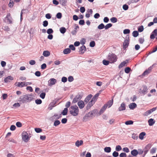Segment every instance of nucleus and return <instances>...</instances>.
I'll use <instances>...</instances> for the list:
<instances>
[{
    "label": "nucleus",
    "mask_w": 157,
    "mask_h": 157,
    "mask_svg": "<svg viewBox=\"0 0 157 157\" xmlns=\"http://www.w3.org/2000/svg\"><path fill=\"white\" fill-rule=\"evenodd\" d=\"M45 96V93L44 92H43L40 95V97L41 98H44Z\"/></svg>",
    "instance_id": "338daca9"
},
{
    "label": "nucleus",
    "mask_w": 157,
    "mask_h": 157,
    "mask_svg": "<svg viewBox=\"0 0 157 157\" xmlns=\"http://www.w3.org/2000/svg\"><path fill=\"white\" fill-rule=\"evenodd\" d=\"M86 41V39L85 38H83L81 39L80 42L81 44L83 45L85 44Z\"/></svg>",
    "instance_id": "603ef678"
},
{
    "label": "nucleus",
    "mask_w": 157,
    "mask_h": 157,
    "mask_svg": "<svg viewBox=\"0 0 157 157\" xmlns=\"http://www.w3.org/2000/svg\"><path fill=\"white\" fill-rule=\"evenodd\" d=\"M22 138L25 142H27L29 139L28 134L26 132H23L22 133Z\"/></svg>",
    "instance_id": "39448f33"
},
{
    "label": "nucleus",
    "mask_w": 157,
    "mask_h": 157,
    "mask_svg": "<svg viewBox=\"0 0 157 157\" xmlns=\"http://www.w3.org/2000/svg\"><path fill=\"white\" fill-rule=\"evenodd\" d=\"M68 81L69 82H71L73 81L74 80V78L72 76H69L68 78Z\"/></svg>",
    "instance_id": "680f3d73"
},
{
    "label": "nucleus",
    "mask_w": 157,
    "mask_h": 157,
    "mask_svg": "<svg viewBox=\"0 0 157 157\" xmlns=\"http://www.w3.org/2000/svg\"><path fill=\"white\" fill-rule=\"evenodd\" d=\"M109 60L108 61L104 59L103 60L102 63L104 65H107L109 64Z\"/></svg>",
    "instance_id": "ea45409f"
},
{
    "label": "nucleus",
    "mask_w": 157,
    "mask_h": 157,
    "mask_svg": "<svg viewBox=\"0 0 157 157\" xmlns=\"http://www.w3.org/2000/svg\"><path fill=\"white\" fill-rule=\"evenodd\" d=\"M2 29L6 31H9L10 29L8 26H5L2 27Z\"/></svg>",
    "instance_id": "6e6d98bb"
},
{
    "label": "nucleus",
    "mask_w": 157,
    "mask_h": 157,
    "mask_svg": "<svg viewBox=\"0 0 157 157\" xmlns=\"http://www.w3.org/2000/svg\"><path fill=\"white\" fill-rule=\"evenodd\" d=\"M6 22L9 24L12 23V18L10 13H8L6 17Z\"/></svg>",
    "instance_id": "9d476101"
},
{
    "label": "nucleus",
    "mask_w": 157,
    "mask_h": 157,
    "mask_svg": "<svg viewBox=\"0 0 157 157\" xmlns=\"http://www.w3.org/2000/svg\"><path fill=\"white\" fill-rule=\"evenodd\" d=\"M29 63L31 65H34L36 63V62L34 60H31L29 61Z\"/></svg>",
    "instance_id": "13d9d810"
},
{
    "label": "nucleus",
    "mask_w": 157,
    "mask_h": 157,
    "mask_svg": "<svg viewBox=\"0 0 157 157\" xmlns=\"http://www.w3.org/2000/svg\"><path fill=\"white\" fill-rule=\"evenodd\" d=\"M60 123V122L59 120L56 121L54 123V125L56 126L59 125Z\"/></svg>",
    "instance_id": "49530a36"
},
{
    "label": "nucleus",
    "mask_w": 157,
    "mask_h": 157,
    "mask_svg": "<svg viewBox=\"0 0 157 157\" xmlns=\"http://www.w3.org/2000/svg\"><path fill=\"white\" fill-rule=\"evenodd\" d=\"M110 21L113 23H114L117 22V19L115 17H112L110 19Z\"/></svg>",
    "instance_id": "e433bc0d"
},
{
    "label": "nucleus",
    "mask_w": 157,
    "mask_h": 157,
    "mask_svg": "<svg viewBox=\"0 0 157 157\" xmlns=\"http://www.w3.org/2000/svg\"><path fill=\"white\" fill-rule=\"evenodd\" d=\"M78 105L80 109L83 108L84 106V103L83 101H80L78 102Z\"/></svg>",
    "instance_id": "2eb2a0df"
},
{
    "label": "nucleus",
    "mask_w": 157,
    "mask_h": 157,
    "mask_svg": "<svg viewBox=\"0 0 157 157\" xmlns=\"http://www.w3.org/2000/svg\"><path fill=\"white\" fill-rule=\"evenodd\" d=\"M129 107L131 109H133L136 107V105L135 103H132L130 104L129 105Z\"/></svg>",
    "instance_id": "f3484780"
},
{
    "label": "nucleus",
    "mask_w": 157,
    "mask_h": 157,
    "mask_svg": "<svg viewBox=\"0 0 157 157\" xmlns=\"http://www.w3.org/2000/svg\"><path fill=\"white\" fill-rule=\"evenodd\" d=\"M95 45V42L94 41H92L90 42V46L91 47H93Z\"/></svg>",
    "instance_id": "09e8293b"
},
{
    "label": "nucleus",
    "mask_w": 157,
    "mask_h": 157,
    "mask_svg": "<svg viewBox=\"0 0 157 157\" xmlns=\"http://www.w3.org/2000/svg\"><path fill=\"white\" fill-rule=\"evenodd\" d=\"M119 156L120 157H126L127 155L125 153L122 152L120 154Z\"/></svg>",
    "instance_id": "4d7b16f0"
},
{
    "label": "nucleus",
    "mask_w": 157,
    "mask_h": 157,
    "mask_svg": "<svg viewBox=\"0 0 157 157\" xmlns=\"http://www.w3.org/2000/svg\"><path fill=\"white\" fill-rule=\"evenodd\" d=\"M109 21V18L107 17H105L104 18L103 21L105 23H107Z\"/></svg>",
    "instance_id": "e2e57ef3"
},
{
    "label": "nucleus",
    "mask_w": 157,
    "mask_h": 157,
    "mask_svg": "<svg viewBox=\"0 0 157 157\" xmlns=\"http://www.w3.org/2000/svg\"><path fill=\"white\" fill-rule=\"evenodd\" d=\"M69 112L71 114L74 116L78 115L79 113V109L77 105L71 106L69 108Z\"/></svg>",
    "instance_id": "f257e3e1"
},
{
    "label": "nucleus",
    "mask_w": 157,
    "mask_h": 157,
    "mask_svg": "<svg viewBox=\"0 0 157 157\" xmlns=\"http://www.w3.org/2000/svg\"><path fill=\"white\" fill-rule=\"evenodd\" d=\"M53 31L52 29H48L47 31V33L49 34H50L51 33H53Z\"/></svg>",
    "instance_id": "de8ad7c7"
},
{
    "label": "nucleus",
    "mask_w": 157,
    "mask_h": 157,
    "mask_svg": "<svg viewBox=\"0 0 157 157\" xmlns=\"http://www.w3.org/2000/svg\"><path fill=\"white\" fill-rule=\"evenodd\" d=\"M47 67L46 64L44 63L43 64L41 65V68L42 69L44 70Z\"/></svg>",
    "instance_id": "69168bd1"
},
{
    "label": "nucleus",
    "mask_w": 157,
    "mask_h": 157,
    "mask_svg": "<svg viewBox=\"0 0 157 157\" xmlns=\"http://www.w3.org/2000/svg\"><path fill=\"white\" fill-rule=\"evenodd\" d=\"M43 25L44 27H46L48 25V22L47 21H44L43 22Z\"/></svg>",
    "instance_id": "864d4df0"
},
{
    "label": "nucleus",
    "mask_w": 157,
    "mask_h": 157,
    "mask_svg": "<svg viewBox=\"0 0 157 157\" xmlns=\"http://www.w3.org/2000/svg\"><path fill=\"white\" fill-rule=\"evenodd\" d=\"M128 8V5L126 4H124L123 6V8L125 10H127Z\"/></svg>",
    "instance_id": "5fc2aeb1"
},
{
    "label": "nucleus",
    "mask_w": 157,
    "mask_h": 157,
    "mask_svg": "<svg viewBox=\"0 0 157 157\" xmlns=\"http://www.w3.org/2000/svg\"><path fill=\"white\" fill-rule=\"evenodd\" d=\"M58 100H55L51 102L49 105L48 109L49 110H51L52 108L56 105V104L58 102Z\"/></svg>",
    "instance_id": "0eeeda50"
},
{
    "label": "nucleus",
    "mask_w": 157,
    "mask_h": 157,
    "mask_svg": "<svg viewBox=\"0 0 157 157\" xmlns=\"http://www.w3.org/2000/svg\"><path fill=\"white\" fill-rule=\"evenodd\" d=\"M146 135V133L145 132H141L139 135V138L140 140H143L144 139V137Z\"/></svg>",
    "instance_id": "393cba45"
},
{
    "label": "nucleus",
    "mask_w": 157,
    "mask_h": 157,
    "mask_svg": "<svg viewBox=\"0 0 157 157\" xmlns=\"http://www.w3.org/2000/svg\"><path fill=\"white\" fill-rule=\"evenodd\" d=\"M85 11V9L84 7H81L80 8V11L82 13H83Z\"/></svg>",
    "instance_id": "774afa93"
},
{
    "label": "nucleus",
    "mask_w": 157,
    "mask_h": 157,
    "mask_svg": "<svg viewBox=\"0 0 157 157\" xmlns=\"http://www.w3.org/2000/svg\"><path fill=\"white\" fill-rule=\"evenodd\" d=\"M147 89L146 86H143V89L142 91H141V93L142 94H144L146 93L147 92Z\"/></svg>",
    "instance_id": "5701e85b"
},
{
    "label": "nucleus",
    "mask_w": 157,
    "mask_h": 157,
    "mask_svg": "<svg viewBox=\"0 0 157 157\" xmlns=\"http://www.w3.org/2000/svg\"><path fill=\"white\" fill-rule=\"evenodd\" d=\"M131 70V69L129 67H126L124 69V71L126 73H128Z\"/></svg>",
    "instance_id": "a18cd8bd"
},
{
    "label": "nucleus",
    "mask_w": 157,
    "mask_h": 157,
    "mask_svg": "<svg viewBox=\"0 0 157 157\" xmlns=\"http://www.w3.org/2000/svg\"><path fill=\"white\" fill-rule=\"evenodd\" d=\"M68 111V109L67 108H66L64 109V110H63V112L62 113V114L63 115H65L67 114V113Z\"/></svg>",
    "instance_id": "7c9ffc66"
},
{
    "label": "nucleus",
    "mask_w": 157,
    "mask_h": 157,
    "mask_svg": "<svg viewBox=\"0 0 157 157\" xmlns=\"http://www.w3.org/2000/svg\"><path fill=\"white\" fill-rule=\"evenodd\" d=\"M35 102L37 104H40L42 103V101L39 99L35 100Z\"/></svg>",
    "instance_id": "bf43d9fd"
},
{
    "label": "nucleus",
    "mask_w": 157,
    "mask_h": 157,
    "mask_svg": "<svg viewBox=\"0 0 157 157\" xmlns=\"http://www.w3.org/2000/svg\"><path fill=\"white\" fill-rule=\"evenodd\" d=\"M157 65L156 63H154L153 64L152 66L149 67L148 69L147 70H148V71H149V72H150L151 70L154 67H155L156 65Z\"/></svg>",
    "instance_id": "c756f323"
},
{
    "label": "nucleus",
    "mask_w": 157,
    "mask_h": 157,
    "mask_svg": "<svg viewBox=\"0 0 157 157\" xmlns=\"http://www.w3.org/2000/svg\"><path fill=\"white\" fill-rule=\"evenodd\" d=\"M133 121H132V120H129V121H126L125 122V124L126 125H128L132 124H133Z\"/></svg>",
    "instance_id": "58836bf2"
},
{
    "label": "nucleus",
    "mask_w": 157,
    "mask_h": 157,
    "mask_svg": "<svg viewBox=\"0 0 157 157\" xmlns=\"http://www.w3.org/2000/svg\"><path fill=\"white\" fill-rule=\"evenodd\" d=\"M157 65L156 63H154L153 64L152 66L149 67L148 69L147 70H148V71H149V72H150L151 70L154 67H155L156 65Z\"/></svg>",
    "instance_id": "c85d7f7f"
},
{
    "label": "nucleus",
    "mask_w": 157,
    "mask_h": 157,
    "mask_svg": "<svg viewBox=\"0 0 157 157\" xmlns=\"http://www.w3.org/2000/svg\"><path fill=\"white\" fill-rule=\"evenodd\" d=\"M130 33V30L129 29H125L123 31V33L124 34H126L129 33Z\"/></svg>",
    "instance_id": "37998d69"
},
{
    "label": "nucleus",
    "mask_w": 157,
    "mask_h": 157,
    "mask_svg": "<svg viewBox=\"0 0 157 157\" xmlns=\"http://www.w3.org/2000/svg\"><path fill=\"white\" fill-rule=\"evenodd\" d=\"M43 55L45 57H48L50 55V53L48 51H44L43 52Z\"/></svg>",
    "instance_id": "a878e982"
},
{
    "label": "nucleus",
    "mask_w": 157,
    "mask_h": 157,
    "mask_svg": "<svg viewBox=\"0 0 157 157\" xmlns=\"http://www.w3.org/2000/svg\"><path fill=\"white\" fill-rule=\"evenodd\" d=\"M96 99H85L84 101L88 102L87 105V109H90L94 104L96 101Z\"/></svg>",
    "instance_id": "f03ea898"
},
{
    "label": "nucleus",
    "mask_w": 157,
    "mask_h": 157,
    "mask_svg": "<svg viewBox=\"0 0 157 157\" xmlns=\"http://www.w3.org/2000/svg\"><path fill=\"white\" fill-rule=\"evenodd\" d=\"M61 81L63 82H66L67 81V78L66 77H63L62 78Z\"/></svg>",
    "instance_id": "0e129e2a"
},
{
    "label": "nucleus",
    "mask_w": 157,
    "mask_h": 157,
    "mask_svg": "<svg viewBox=\"0 0 157 157\" xmlns=\"http://www.w3.org/2000/svg\"><path fill=\"white\" fill-rule=\"evenodd\" d=\"M69 48L72 50L74 51L75 50V48L73 44H71L69 46Z\"/></svg>",
    "instance_id": "052dcab7"
},
{
    "label": "nucleus",
    "mask_w": 157,
    "mask_h": 157,
    "mask_svg": "<svg viewBox=\"0 0 157 157\" xmlns=\"http://www.w3.org/2000/svg\"><path fill=\"white\" fill-rule=\"evenodd\" d=\"M59 31L61 33L64 34L66 31V29L65 27H62L60 28Z\"/></svg>",
    "instance_id": "cd10ccee"
},
{
    "label": "nucleus",
    "mask_w": 157,
    "mask_h": 157,
    "mask_svg": "<svg viewBox=\"0 0 157 157\" xmlns=\"http://www.w3.org/2000/svg\"><path fill=\"white\" fill-rule=\"evenodd\" d=\"M129 35H127L126 36V39H125L123 43V47L124 48H126L128 47L129 44Z\"/></svg>",
    "instance_id": "423d86ee"
},
{
    "label": "nucleus",
    "mask_w": 157,
    "mask_h": 157,
    "mask_svg": "<svg viewBox=\"0 0 157 157\" xmlns=\"http://www.w3.org/2000/svg\"><path fill=\"white\" fill-rule=\"evenodd\" d=\"M98 112V111L97 109H94L87 113L84 117V119L86 117H95Z\"/></svg>",
    "instance_id": "20e7f679"
},
{
    "label": "nucleus",
    "mask_w": 157,
    "mask_h": 157,
    "mask_svg": "<svg viewBox=\"0 0 157 157\" xmlns=\"http://www.w3.org/2000/svg\"><path fill=\"white\" fill-rule=\"evenodd\" d=\"M83 97V94L81 93L78 94L75 98H82Z\"/></svg>",
    "instance_id": "72a5a7b5"
},
{
    "label": "nucleus",
    "mask_w": 157,
    "mask_h": 157,
    "mask_svg": "<svg viewBox=\"0 0 157 157\" xmlns=\"http://www.w3.org/2000/svg\"><path fill=\"white\" fill-rule=\"evenodd\" d=\"M107 58L110 63H113L116 61L117 57L114 54L109 53L108 56Z\"/></svg>",
    "instance_id": "7ed1b4c3"
},
{
    "label": "nucleus",
    "mask_w": 157,
    "mask_h": 157,
    "mask_svg": "<svg viewBox=\"0 0 157 157\" xmlns=\"http://www.w3.org/2000/svg\"><path fill=\"white\" fill-rule=\"evenodd\" d=\"M131 154L133 156H136L138 154V151L136 149H134L131 151Z\"/></svg>",
    "instance_id": "aec40b11"
},
{
    "label": "nucleus",
    "mask_w": 157,
    "mask_h": 157,
    "mask_svg": "<svg viewBox=\"0 0 157 157\" xmlns=\"http://www.w3.org/2000/svg\"><path fill=\"white\" fill-rule=\"evenodd\" d=\"M71 50L69 48H65L63 50V53L65 54H67L70 53Z\"/></svg>",
    "instance_id": "412c9836"
},
{
    "label": "nucleus",
    "mask_w": 157,
    "mask_h": 157,
    "mask_svg": "<svg viewBox=\"0 0 157 157\" xmlns=\"http://www.w3.org/2000/svg\"><path fill=\"white\" fill-rule=\"evenodd\" d=\"M122 148L121 146L118 145L116 146V150L117 151H119L121 150Z\"/></svg>",
    "instance_id": "79ce46f5"
},
{
    "label": "nucleus",
    "mask_w": 157,
    "mask_h": 157,
    "mask_svg": "<svg viewBox=\"0 0 157 157\" xmlns=\"http://www.w3.org/2000/svg\"><path fill=\"white\" fill-rule=\"evenodd\" d=\"M139 35V33L137 31H134L132 33V35L134 37H136Z\"/></svg>",
    "instance_id": "473e14b6"
},
{
    "label": "nucleus",
    "mask_w": 157,
    "mask_h": 157,
    "mask_svg": "<svg viewBox=\"0 0 157 157\" xmlns=\"http://www.w3.org/2000/svg\"><path fill=\"white\" fill-rule=\"evenodd\" d=\"M112 26V24L111 23H109L107 24L105 26V29H107L111 27Z\"/></svg>",
    "instance_id": "c9c22d12"
},
{
    "label": "nucleus",
    "mask_w": 157,
    "mask_h": 157,
    "mask_svg": "<svg viewBox=\"0 0 157 157\" xmlns=\"http://www.w3.org/2000/svg\"><path fill=\"white\" fill-rule=\"evenodd\" d=\"M126 63L127 62L125 61H124L123 62H121L119 65L118 68H121L125 66Z\"/></svg>",
    "instance_id": "bb28decb"
},
{
    "label": "nucleus",
    "mask_w": 157,
    "mask_h": 157,
    "mask_svg": "<svg viewBox=\"0 0 157 157\" xmlns=\"http://www.w3.org/2000/svg\"><path fill=\"white\" fill-rule=\"evenodd\" d=\"M13 79V78L10 76H8L7 77L4 79V81L5 82H10V80H12Z\"/></svg>",
    "instance_id": "a211bd4d"
},
{
    "label": "nucleus",
    "mask_w": 157,
    "mask_h": 157,
    "mask_svg": "<svg viewBox=\"0 0 157 157\" xmlns=\"http://www.w3.org/2000/svg\"><path fill=\"white\" fill-rule=\"evenodd\" d=\"M105 28V25L103 23H101L98 27V28L99 29H102Z\"/></svg>",
    "instance_id": "f704fd0d"
},
{
    "label": "nucleus",
    "mask_w": 157,
    "mask_h": 157,
    "mask_svg": "<svg viewBox=\"0 0 157 157\" xmlns=\"http://www.w3.org/2000/svg\"><path fill=\"white\" fill-rule=\"evenodd\" d=\"M83 144V141L82 140L77 141L75 143V146L77 147H79L82 145Z\"/></svg>",
    "instance_id": "dca6fc26"
},
{
    "label": "nucleus",
    "mask_w": 157,
    "mask_h": 157,
    "mask_svg": "<svg viewBox=\"0 0 157 157\" xmlns=\"http://www.w3.org/2000/svg\"><path fill=\"white\" fill-rule=\"evenodd\" d=\"M104 151L107 153H109L111 151V148L110 147H106L104 148Z\"/></svg>",
    "instance_id": "2f4dec72"
},
{
    "label": "nucleus",
    "mask_w": 157,
    "mask_h": 157,
    "mask_svg": "<svg viewBox=\"0 0 157 157\" xmlns=\"http://www.w3.org/2000/svg\"><path fill=\"white\" fill-rule=\"evenodd\" d=\"M144 29V27L142 25L140 26L138 28V31L140 32H142L143 31Z\"/></svg>",
    "instance_id": "4c0bfd02"
},
{
    "label": "nucleus",
    "mask_w": 157,
    "mask_h": 157,
    "mask_svg": "<svg viewBox=\"0 0 157 157\" xmlns=\"http://www.w3.org/2000/svg\"><path fill=\"white\" fill-rule=\"evenodd\" d=\"M156 109V107L153 108L152 109L147 111L143 114L144 116H146L151 113L155 111Z\"/></svg>",
    "instance_id": "6e6552de"
},
{
    "label": "nucleus",
    "mask_w": 157,
    "mask_h": 157,
    "mask_svg": "<svg viewBox=\"0 0 157 157\" xmlns=\"http://www.w3.org/2000/svg\"><path fill=\"white\" fill-rule=\"evenodd\" d=\"M14 2L13 1L10 0L9 3L8 4L9 7L10 8H12L13 6Z\"/></svg>",
    "instance_id": "a19ab883"
},
{
    "label": "nucleus",
    "mask_w": 157,
    "mask_h": 157,
    "mask_svg": "<svg viewBox=\"0 0 157 157\" xmlns=\"http://www.w3.org/2000/svg\"><path fill=\"white\" fill-rule=\"evenodd\" d=\"M113 99L109 101L106 103L104 105L107 106V107L110 108L112 105L113 103Z\"/></svg>",
    "instance_id": "ddd939ff"
},
{
    "label": "nucleus",
    "mask_w": 157,
    "mask_h": 157,
    "mask_svg": "<svg viewBox=\"0 0 157 157\" xmlns=\"http://www.w3.org/2000/svg\"><path fill=\"white\" fill-rule=\"evenodd\" d=\"M56 82L57 81L56 79L54 78H51L48 81V85L49 86H51L52 85H54Z\"/></svg>",
    "instance_id": "1a4fd4ad"
},
{
    "label": "nucleus",
    "mask_w": 157,
    "mask_h": 157,
    "mask_svg": "<svg viewBox=\"0 0 157 157\" xmlns=\"http://www.w3.org/2000/svg\"><path fill=\"white\" fill-rule=\"evenodd\" d=\"M149 125L150 126H152L155 123V121L154 119L152 118L150 119L148 121Z\"/></svg>",
    "instance_id": "4be33fe9"
},
{
    "label": "nucleus",
    "mask_w": 157,
    "mask_h": 157,
    "mask_svg": "<svg viewBox=\"0 0 157 157\" xmlns=\"http://www.w3.org/2000/svg\"><path fill=\"white\" fill-rule=\"evenodd\" d=\"M157 35V29H155L151 34L150 38L151 39H154L155 38V36Z\"/></svg>",
    "instance_id": "9b49d317"
},
{
    "label": "nucleus",
    "mask_w": 157,
    "mask_h": 157,
    "mask_svg": "<svg viewBox=\"0 0 157 157\" xmlns=\"http://www.w3.org/2000/svg\"><path fill=\"white\" fill-rule=\"evenodd\" d=\"M62 15L61 13H58L56 15V17L58 19H60L62 17Z\"/></svg>",
    "instance_id": "c03bdc74"
},
{
    "label": "nucleus",
    "mask_w": 157,
    "mask_h": 157,
    "mask_svg": "<svg viewBox=\"0 0 157 157\" xmlns=\"http://www.w3.org/2000/svg\"><path fill=\"white\" fill-rule=\"evenodd\" d=\"M79 28V26L77 25L74 28V30L71 32V33L73 35H75L77 33V29Z\"/></svg>",
    "instance_id": "b1692460"
},
{
    "label": "nucleus",
    "mask_w": 157,
    "mask_h": 157,
    "mask_svg": "<svg viewBox=\"0 0 157 157\" xmlns=\"http://www.w3.org/2000/svg\"><path fill=\"white\" fill-rule=\"evenodd\" d=\"M118 155V153L116 151H114L113 153V155L114 157H117Z\"/></svg>",
    "instance_id": "3c124183"
},
{
    "label": "nucleus",
    "mask_w": 157,
    "mask_h": 157,
    "mask_svg": "<svg viewBox=\"0 0 157 157\" xmlns=\"http://www.w3.org/2000/svg\"><path fill=\"white\" fill-rule=\"evenodd\" d=\"M107 108V106L104 105L101 108L98 113L99 115H100L102 114L104 112V111H105Z\"/></svg>",
    "instance_id": "6ab92c4d"
},
{
    "label": "nucleus",
    "mask_w": 157,
    "mask_h": 157,
    "mask_svg": "<svg viewBox=\"0 0 157 157\" xmlns=\"http://www.w3.org/2000/svg\"><path fill=\"white\" fill-rule=\"evenodd\" d=\"M86 50V47L84 45H82L81 47H80L79 49V52L80 54H83L84 52H85Z\"/></svg>",
    "instance_id": "4468645a"
},
{
    "label": "nucleus",
    "mask_w": 157,
    "mask_h": 157,
    "mask_svg": "<svg viewBox=\"0 0 157 157\" xmlns=\"http://www.w3.org/2000/svg\"><path fill=\"white\" fill-rule=\"evenodd\" d=\"M125 105L124 103H122L121 105V106L118 108V110L119 111H121L124 110L125 109Z\"/></svg>",
    "instance_id": "f8f14e48"
},
{
    "label": "nucleus",
    "mask_w": 157,
    "mask_h": 157,
    "mask_svg": "<svg viewBox=\"0 0 157 157\" xmlns=\"http://www.w3.org/2000/svg\"><path fill=\"white\" fill-rule=\"evenodd\" d=\"M35 130L37 133H40L42 131V129L39 128H35Z\"/></svg>",
    "instance_id": "8fccbe9b"
}]
</instances>
